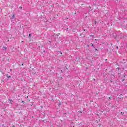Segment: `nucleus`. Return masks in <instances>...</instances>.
Segmentation results:
<instances>
[{
    "instance_id": "obj_1",
    "label": "nucleus",
    "mask_w": 127,
    "mask_h": 127,
    "mask_svg": "<svg viewBox=\"0 0 127 127\" xmlns=\"http://www.w3.org/2000/svg\"><path fill=\"white\" fill-rule=\"evenodd\" d=\"M53 37H55V40H56V38H58V35L54 34V35H52Z\"/></svg>"
},
{
    "instance_id": "obj_2",
    "label": "nucleus",
    "mask_w": 127,
    "mask_h": 127,
    "mask_svg": "<svg viewBox=\"0 0 127 127\" xmlns=\"http://www.w3.org/2000/svg\"><path fill=\"white\" fill-rule=\"evenodd\" d=\"M10 19H11V22H13V21H14V18L13 17H11L10 18Z\"/></svg>"
},
{
    "instance_id": "obj_3",
    "label": "nucleus",
    "mask_w": 127,
    "mask_h": 127,
    "mask_svg": "<svg viewBox=\"0 0 127 127\" xmlns=\"http://www.w3.org/2000/svg\"><path fill=\"white\" fill-rule=\"evenodd\" d=\"M6 76L7 79H9V78H11V76L8 75V74H6Z\"/></svg>"
},
{
    "instance_id": "obj_4",
    "label": "nucleus",
    "mask_w": 127,
    "mask_h": 127,
    "mask_svg": "<svg viewBox=\"0 0 127 127\" xmlns=\"http://www.w3.org/2000/svg\"><path fill=\"white\" fill-rule=\"evenodd\" d=\"M117 37H118V35H117L116 36V35H115H115H113V37H114V39H117Z\"/></svg>"
},
{
    "instance_id": "obj_5",
    "label": "nucleus",
    "mask_w": 127,
    "mask_h": 127,
    "mask_svg": "<svg viewBox=\"0 0 127 127\" xmlns=\"http://www.w3.org/2000/svg\"><path fill=\"white\" fill-rule=\"evenodd\" d=\"M126 62H127V60L124 59L122 61V63H126Z\"/></svg>"
},
{
    "instance_id": "obj_6",
    "label": "nucleus",
    "mask_w": 127,
    "mask_h": 127,
    "mask_svg": "<svg viewBox=\"0 0 127 127\" xmlns=\"http://www.w3.org/2000/svg\"><path fill=\"white\" fill-rule=\"evenodd\" d=\"M90 45H91V46L92 47H94V48H96V47L94 46V45L93 44V43L90 44Z\"/></svg>"
},
{
    "instance_id": "obj_7",
    "label": "nucleus",
    "mask_w": 127,
    "mask_h": 127,
    "mask_svg": "<svg viewBox=\"0 0 127 127\" xmlns=\"http://www.w3.org/2000/svg\"><path fill=\"white\" fill-rule=\"evenodd\" d=\"M3 50H6V49H7V48H6V47H5V46H3Z\"/></svg>"
},
{
    "instance_id": "obj_8",
    "label": "nucleus",
    "mask_w": 127,
    "mask_h": 127,
    "mask_svg": "<svg viewBox=\"0 0 127 127\" xmlns=\"http://www.w3.org/2000/svg\"><path fill=\"white\" fill-rule=\"evenodd\" d=\"M8 101H9L10 102L9 104H12V103H11V101H12V100L8 99Z\"/></svg>"
},
{
    "instance_id": "obj_9",
    "label": "nucleus",
    "mask_w": 127,
    "mask_h": 127,
    "mask_svg": "<svg viewBox=\"0 0 127 127\" xmlns=\"http://www.w3.org/2000/svg\"><path fill=\"white\" fill-rule=\"evenodd\" d=\"M29 38H31V34H29Z\"/></svg>"
},
{
    "instance_id": "obj_10",
    "label": "nucleus",
    "mask_w": 127,
    "mask_h": 127,
    "mask_svg": "<svg viewBox=\"0 0 127 127\" xmlns=\"http://www.w3.org/2000/svg\"><path fill=\"white\" fill-rule=\"evenodd\" d=\"M62 104V103H61V102H60L59 103V104H58V106H61Z\"/></svg>"
},
{
    "instance_id": "obj_11",
    "label": "nucleus",
    "mask_w": 127,
    "mask_h": 127,
    "mask_svg": "<svg viewBox=\"0 0 127 127\" xmlns=\"http://www.w3.org/2000/svg\"><path fill=\"white\" fill-rule=\"evenodd\" d=\"M90 36L92 37V38H95V36H94V35H90Z\"/></svg>"
},
{
    "instance_id": "obj_12",
    "label": "nucleus",
    "mask_w": 127,
    "mask_h": 127,
    "mask_svg": "<svg viewBox=\"0 0 127 127\" xmlns=\"http://www.w3.org/2000/svg\"><path fill=\"white\" fill-rule=\"evenodd\" d=\"M12 17H13L14 18V17H15V14H13Z\"/></svg>"
},
{
    "instance_id": "obj_13",
    "label": "nucleus",
    "mask_w": 127,
    "mask_h": 127,
    "mask_svg": "<svg viewBox=\"0 0 127 127\" xmlns=\"http://www.w3.org/2000/svg\"><path fill=\"white\" fill-rule=\"evenodd\" d=\"M111 99H112V97H111V96H110V97L109 98L108 101H110V100H111Z\"/></svg>"
},
{
    "instance_id": "obj_14",
    "label": "nucleus",
    "mask_w": 127,
    "mask_h": 127,
    "mask_svg": "<svg viewBox=\"0 0 127 127\" xmlns=\"http://www.w3.org/2000/svg\"><path fill=\"white\" fill-rule=\"evenodd\" d=\"M58 52H59V53H60V54H61L62 56H63V55H62V52H60V51H58Z\"/></svg>"
},
{
    "instance_id": "obj_15",
    "label": "nucleus",
    "mask_w": 127,
    "mask_h": 127,
    "mask_svg": "<svg viewBox=\"0 0 127 127\" xmlns=\"http://www.w3.org/2000/svg\"><path fill=\"white\" fill-rule=\"evenodd\" d=\"M19 8H20V9H22V7L20 6V7H19Z\"/></svg>"
},
{
    "instance_id": "obj_16",
    "label": "nucleus",
    "mask_w": 127,
    "mask_h": 127,
    "mask_svg": "<svg viewBox=\"0 0 127 127\" xmlns=\"http://www.w3.org/2000/svg\"><path fill=\"white\" fill-rule=\"evenodd\" d=\"M94 50H95V51H98V49H97L96 48H95Z\"/></svg>"
},
{
    "instance_id": "obj_17",
    "label": "nucleus",
    "mask_w": 127,
    "mask_h": 127,
    "mask_svg": "<svg viewBox=\"0 0 127 127\" xmlns=\"http://www.w3.org/2000/svg\"><path fill=\"white\" fill-rule=\"evenodd\" d=\"M124 81H125V79L124 78H122V82H124Z\"/></svg>"
},
{
    "instance_id": "obj_18",
    "label": "nucleus",
    "mask_w": 127,
    "mask_h": 127,
    "mask_svg": "<svg viewBox=\"0 0 127 127\" xmlns=\"http://www.w3.org/2000/svg\"><path fill=\"white\" fill-rule=\"evenodd\" d=\"M125 77H126L125 75H123V76L122 77V78H125Z\"/></svg>"
},
{
    "instance_id": "obj_19",
    "label": "nucleus",
    "mask_w": 127,
    "mask_h": 127,
    "mask_svg": "<svg viewBox=\"0 0 127 127\" xmlns=\"http://www.w3.org/2000/svg\"><path fill=\"white\" fill-rule=\"evenodd\" d=\"M117 49H119V47H117Z\"/></svg>"
},
{
    "instance_id": "obj_20",
    "label": "nucleus",
    "mask_w": 127,
    "mask_h": 127,
    "mask_svg": "<svg viewBox=\"0 0 127 127\" xmlns=\"http://www.w3.org/2000/svg\"><path fill=\"white\" fill-rule=\"evenodd\" d=\"M21 65H22V66H23V64H22Z\"/></svg>"
},
{
    "instance_id": "obj_21",
    "label": "nucleus",
    "mask_w": 127,
    "mask_h": 127,
    "mask_svg": "<svg viewBox=\"0 0 127 127\" xmlns=\"http://www.w3.org/2000/svg\"><path fill=\"white\" fill-rule=\"evenodd\" d=\"M49 43H51V41H49Z\"/></svg>"
},
{
    "instance_id": "obj_22",
    "label": "nucleus",
    "mask_w": 127,
    "mask_h": 127,
    "mask_svg": "<svg viewBox=\"0 0 127 127\" xmlns=\"http://www.w3.org/2000/svg\"><path fill=\"white\" fill-rule=\"evenodd\" d=\"M87 47H89V45H87Z\"/></svg>"
},
{
    "instance_id": "obj_23",
    "label": "nucleus",
    "mask_w": 127,
    "mask_h": 127,
    "mask_svg": "<svg viewBox=\"0 0 127 127\" xmlns=\"http://www.w3.org/2000/svg\"><path fill=\"white\" fill-rule=\"evenodd\" d=\"M13 127H15V126H13Z\"/></svg>"
},
{
    "instance_id": "obj_24",
    "label": "nucleus",
    "mask_w": 127,
    "mask_h": 127,
    "mask_svg": "<svg viewBox=\"0 0 127 127\" xmlns=\"http://www.w3.org/2000/svg\"><path fill=\"white\" fill-rule=\"evenodd\" d=\"M95 41H97V39H95Z\"/></svg>"
},
{
    "instance_id": "obj_25",
    "label": "nucleus",
    "mask_w": 127,
    "mask_h": 127,
    "mask_svg": "<svg viewBox=\"0 0 127 127\" xmlns=\"http://www.w3.org/2000/svg\"><path fill=\"white\" fill-rule=\"evenodd\" d=\"M66 30H68V28H67Z\"/></svg>"
},
{
    "instance_id": "obj_26",
    "label": "nucleus",
    "mask_w": 127,
    "mask_h": 127,
    "mask_svg": "<svg viewBox=\"0 0 127 127\" xmlns=\"http://www.w3.org/2000/svg\"><path fill=\"white\" fill-rule=\"evenodd\" d=\"M121 114H123V112H121Z\"/></svg>"
}]
</instances>
